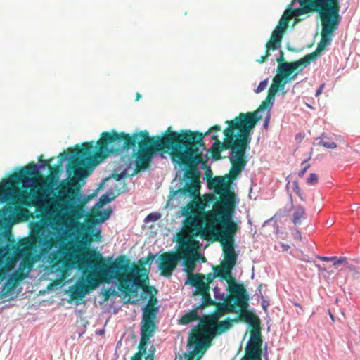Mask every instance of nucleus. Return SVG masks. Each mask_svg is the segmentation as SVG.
Returning <instances> with one entry per match:
<instances>
[{
	"label": "nucleus",
	"instance_id": "obj_1",
	"mask_svg": "<svg viewBox=\"0 0 360 360\" xmlns=\"http://www.w3.org/2000/svg\"><path fill=\"white\" fill-rule=\"evenodd\" d=\"M93 162L89 153L84 154L74 160L72 167H67L68 176L72 169L74 176L67 187L58 191L53 203L59 211L48 213L32 228L39 238L33 249V259L50 267L51 272L63 273L70 265L68 253L57 242L67 237L72 243L77 244L82 232H86V225L78 220L84 212L80 204L87 203L92 196L82 193L78 184L93 172Z\"/></svg>",
	"mask_w": 360,
	"mask_h": 360
},
{
	"label": "nucleus",
	"instance_id": "obj_2",
	"mask_svg": "<svg viewBox=\"0 0 360 360\" xmlns=\"http://www.w3.org/2000/svg\"><path fill=\"white\" fill-rule=\"evenodd\" d=\"M167 132L161 139L153 140L149 137L146 141H148V146L155 151L165 148L173 150L172 160L176 170L175 179L179 180L169 202L175 198L188 197L195 200L200 195V181L194 175L200 173L195 166L200 165V168L205 169L209 160V150L202 141V134L191 131L178 133L171 131L170 127Z\"/></svg>",
	"mask_w": 360,
	"mask_h": 360
},
{
	"label": "nucleus",
	"instance_id": "obj_3",
	"mask_svg": "<svg viewBox=\"0 0 360 360\" xmlns=\"http://www.w3.org/2000/svg\"><path fill=\"white\" fill-rule=\"evenodd\" d=\"M148 139L149 134L147 131H140L131 136L124 133L118 134L114 131L111 133H103V136L98 142L100 145L98 154L95 158H93L91 146H89L83 148L80 152L77 151L71 154H67L65 152L62 153L60 154L58 162L62 164L63 162L70 161L73 158L75 159L79 155L89 153L91 160H94L93 168L94 169L95 164L100 163L104 158L111 155H119L124 150L132 149L134 152L138 146L139 150L137 153L135 161L136 169H146L148 167L150 161L155 158L158 156L164 158L162 152L155 151L148 146V141H146Z\"/></svg>",
	"mask_w": 360,
	"mask_h": 360
},
{
	"label": "nucleus",
	"instance_id": "obj_4",
	"mask_svg": "<svg viewBox=\"0 0 360 360\" xmlns=\"http://www.w3.org/2000/svg\"><path fill=\"white\" fill-rule=\"evenodd\" d=\"M82 263L90 269H94L99 276L109 277L112 283L118 281L120 286L129 292L137 290L140 285V272L146 271L145 269H140L135 266L129 268L130 261L125 256L117 257L108 266L103 264L94 265L92 261L88 258H84Z\"/></svg>",
	"mask_w": 360,
	"mask_h": 360
},
{
	"label": "nucleus",
	"instance_id": "obj_5",
	"mask_svg": "<svg viewBox=\"0 0 360 360\" xmlns=\"http://www.w3.org/2000/svg\"><path fill=\"white\" fill-rule=\"evenodd\" d=\"M270 104L266 101L262 103L259 108L253 112L240 113L238 117L231 121H227V129L224 134L227 138H238L245 143H249L251 138L250 133L255 127L256 122L262 119L264 113H266L264 122V127L268 128L271 111Z\"/></svg>",
	"mask_w": 360,
	"mask_h": 360
},
{
	"label": "nucleus",
	"instance_id": "obj_6",
	"mask_svg": "<svg viewBox=\"0 0 360 360\" xmlns=\"http://www.w3.org/2000/svg\"><path fill=\"white\" fill-rule=\"evenodd\" d=\"M218 131H220V127L219 126H214L205 134V137L211 135V139L215 140L210 148L213 149L215 155H219L222 150L231 148L229 158L233 163V166L230 171L229 178L234 179L241 173L246 165L247 162L245 160V154L246 146L248 143H243V141H242L238 138H233V139L228 138L225 141L221 143L217 139V136L215 134V132Z\"/></svg>",
	"mask_w": 360,
	"mask_h": 360
},
{
	"label": "nucleus",
	"instance_id": "obj_7",
	"mask_svg": "<svg viewBox=\"0 0 360 360\" xmlns=\"http://www.w3.org/2000/svg\"><path fill=\"white\" fill-rule=\"evenodd\" d=\"M307 2V0H292L288 8L284 11L278 25L273 31L270 41L266 44L267 53L271 49L280 50L283 33L288 27V20L311 11V8L306 5Z\"/></svg>",
	"mask_w": 360,
	"mask_h": 360
},
{
	"label": "nucleus",
	"instance_id": "obj_8",
	"mask_svg": "<svg viewBox=\"0 0 360 360\" xmlns=\"http://www.w3.org/2000/svg\"><path fill=\"white\" fill-rule=\"evenodd\" d=\"M314 5L319 7H324L325 9L319 12L322 25L321 32L333 34L339 27L342 21L340 15L339 0H313Z\"/></svg>",
	"mask_w": 360,
	"mask_h": 360
},
{
	"label": "nucleus",
	"instance_id": "obj_9",
	"mask_svg": "<svg viewBox=\"0 0 360 360\" xmlns=\"http://www.w3.org/2000/svg\"><path fill=\"white\" fill-rule=\"evenodd\" d=\"M28 174L20 176V172L11 175L8 180L0 183V202L13 200L18 193V190L13 186L14 183L22 182L23 188H34L39 180L38 177H28Z\"/></svg>",
	"mask_w": 360,
	"mask_h": 360
},
{
	"label": "nucleus",
	"instance_id": "obj_10",
	"mask_svg": "<svg viewBox=\"0 0 360 360\" xmlns=\"http://www.w3.org/2000/svg\"><path fill=\"white\" fill-rule=\"evenodd\" d=\"M9 252L8 245L0 248V284L3 283L4 285L18 279L15 269L17 261L10 256Z\"/></svg>",
	"mask_w": 360,
	"mask_h": 360
},
{
	"label": "nucleus",
	"instance_id": "obj_11",
	"mask_svg": "<svg viewBox=\"0 0 360 360\" xmlns=\"http://www.w3.org/2000/svg\"><path fill=\"white\" fill-rule=\"evenodd\" d=\"M236 225L229 212L219 214L209 225L210 232L220 238V240L233 238Z\"/></svg>",
	"mask_w": 360,
	"mask_h": 360
},
{
	"label": "nucleus",
	"instance_id": "obj_12",
	"mask_svg": "<svg viewBox=\"0 0 360 360\" xmlns=\"http://www.w3.org/2000/svg\"><path fill=\"white\" fill-rule=\"evenodd\" d=\"M194 292L199 294L201 297L198 303H195L193 305V311L183 316L182 319L184 323H188L190 321L198 319V315L195 310L214 304V302L209 292L210 286L202 279L197 278L196 285L194 286Z\"/></svg>",
	"mask_w": 360,
	"mask_h": 360
},
{
	"label": "nucleus",
	"instance_id": "obj_13",
	"mask_svg": "<svg viewBox=\"0 0 360 360\" xmlns=\"http://www.w3.org/2000/svg\"><path fill=\"white\" fill-rule=\"evenodd\" d=\"M158 308L153 306H146L143 308V318L141 325V342L146 345H150V338L153 336L155 329L154 319Z\"/></svg>",
	"mask_w": 360,
	"mask_h": 360
},
{
	"label": "nucleus",
	"instance_id": "obj_14",
	"mask_svg": "<svg viewBox=\"0 0 360 360\" xmlns=\"http://www.w3.org/2000/svg\"><path fill=\"white\" fill-rule=\"evenodd\" d=\"M226 290L230 292L228 297L233 301L234 304H237L240 307H249L250 297L243 284L236 281L232 282L230 285L227 286Z\"/></svg>",
	"mask_w": 360,
	"mask_h": 360
},
{
	"label": "nucleus",
	"instance_id": "obj_15",
	"mask_svg": "<svg viewBox=\"0 0 360 360\" xmlns=\"http://www.w3.org/2000/svg\"><path fill=\"white\" fill-rule=\"evenodd\" d=\"M160 260L158 269L164 276L169 277L176 266L179 257L174 254L164 253L160 255Z\"/></svg>",
	"mask_w": 360,
	"mask_h": 360
},
{
	"label": "nucleus",
	"instance_id": "obj_16",
	"mask_svg": "<svg viewBox=\"0 0 360 360\" xmlns=\"http://www.w3.org/2000/svg\"><path fill=\"white\" fill-rule=\"evenodd\" d=\"M58 189V181L53 180L47 182H42L41 185L40 193L37 198V201L39 205H49L51 202V196Z\"/></svg>",
	"mask_w": 360,
	"mask_h": 360
},
{
	"label": "nucleus",
	"instance_id": "obj_17",
	"mask_svg": "<svg viewBox=\"0 0 360 360\" xmlns=\"http://www.w3.org/2000/svg\"><path fill=\"white\" fill-rule=\"evenodd\" d=\"M239 318L234 319H227L224 321H219L216 325L209 327L207 330V335L210 340H212L217 335H220L229 330L233 327V321H238Z\"/></svg>",
	"mask_w": 360,
	"mask_h": 360
},
{
	"label": "nucleus",
	"instance_id": "obj_18",
	"mask_svg": "<svg viewBox=\"0 0 360 360\" xmlns=\"http://www.w3.org/2000/svg\"><path fill=\"white\" fill-rule=\"evenodd\" d=\"M227 309V312L240 314V316L249 325L255 326L257 323V317L252 311L248 310V307H240L237 309L234 304L227 306L225 304H222Z\"/></svg>",
	"mask_w": 360,
	"mask_h": 360
},
{
	"label": "nucleus",
	"instance_id": "obj_19",
	"mask_svg": "<svg viewBox=\"0 0 360 360\" xmlns=\"http://www.w3.org/2000/svg\"><path fill=\"white\" fill-rule=\"evenodd\" d=\"M212 184L216 187V192L231 198L232 196V182L226 176H216L212 179Z\"/></svg>",
	"mask_w": 360,
	"mask_h": 360
},
{
	"label": "nucleus",
	"instance_id": "obj_20",
	"mask_svg": "<svg viewBox=\"0 0 360 360\" xmlns=\"http://www.w3.org/2000/svg\"><path fill=\"white\" fill-rule=\"evenodd\" d=\"M221 241L224 244V252L225 255V261L223 264L231 266H235L238 255L236 253L233 246V239L229 238L221 240Z\"/></svg>",
	"mask_w": 360,
	"mask_h": 360
},
{
	"label": "nucleus",
	"instance_id": "obj_21",
	"mask_svg": "<svg viewBox=\"0 0 360 360\" xmlns=\"http://www.w3.org/2000/svg\"><path fill=\"white\" fill-rule=\"evenodd\" d=\"M314 58V54H307L302 58L300 59L297 61L292 62V63H282L279 64L280 71L290 72L297 69L299 66L304 65L305 63L308 64L310 63V60Z\"/></svg>",
	"mask_w": 360,
	"mask_h": 360
},
{
	"label": "nucleus",
	"instance_id": "obj_22",
	"mask_svg": "<svg viewBox=\"0 0 360 360\" xmlns=\"http://www.w3.org/2000/svg\"><path fill=\"white\" fill-rule=\"evenodd\" d=\"M139 352L135 354L131 360H141L142 356H145L146 360H153V356L155 352V348L153 345H151L148 349V345L146 342H140L139 346Z\"/></svg>",
	"mask_w": 360,
	"mask_h": 360
},
{
	"label": "nucleus",
	"instance_id": "obj_23",
	"mask_svg": "<svg viewBox=\"0 0 360 360\" xmlns=\"http://www.w3.org/2000/svg\"><path fill=\"white\" fill-rule=\"evenodd\" d=\"M206 343L204 338L198 337L194 335L190 336L188 342V349L193 355L199 353Z\"/></svg>",
	"mask_w": 360,
	"mask_h": 360
},
{
	"label": "nucleus",
	"instance_id": "obj_24",
	"mask_svg": "<svg viewBox=\"0 0 360 360\" xmlns=\"http://www.w3.org/2000/svg\"><path fill=\"white\" fill-rule=\"evenodd\" d=\"M321 39L320 42L318 44L316 51L312 53L314 54L313 59H315L316 56H321L326 49L331 44L333 34H328L323 32H321Z\"/></svg>",
	"mask_w": 360,
	"mask_h": 360
},
{
	"label": "nucleus",
	"instance_id": "obj_25",
	"mask_svg": "<svg viewBox=\"0 0 360 360\" xmlns=\"http://www.w3.org/2000/svg\"><path fill=\"white\" fill-rule=\"evenodd\" d=\"M260 340L259 333H257L255 330H251L250 338L248 342L246 347V352L248 354H252L254 356H257V353L259 349V345L257 341Z\"/></svg>",
	"mask_w": 360,
	"mask_h": 360
},
{
	"label": "nucleus",
	"instance_id": "obj_26",
	"mask_svg": "<svg viewBox=\"0 0 360 360\" xmlns=\"http://www.w3.org/2000/svg\"><path fill=\"white\" fill-rule=\"evenodd\" d=\"M307 217V212L304 206L297 205L294 207L290 220L295 226L300 225L302 220Z\"/></svg>",
	"mask_w": 360,
	"mask_h": 360
},
{
	"label": "nucleus",
	"instance_id": "obj_27",
	"mask_svg": "<svg viewBox=\"0 0 360 360\" xmlns=\"http://www.w3.org/2000/svg\"><path fill=\"white\" fill-rule=\"evenodd\" d=\"M46 164L47 162L45 160H43L40 163H38L37 165L30 164L21 169L20 176H23L25 174L33 175L39 172L40 170L44 169L46 168Z\"/></svg>",
	"mask_w": 360,
	"mask_h": 360
},
{
	"label": "nucleus",
	"instance_id": "obj_28",
	"mask_svg": "<svg viewBox=\"0 0 360 360\" xmlns=\"http://www.w3.org/2000/svg\"><path fill=\"white\" fill-rule=\"evenodd\" d=\"M234 266H228L225 264H222V269L221 270L220 275L221 277L226 281L227 286L230 285L232 282H236L232 276V270Z\"/></svg>",
	"mask_w": 360,
	"mask_h": 360
},
{
	"label": "nucleus",
	"instance_id": "obj_29",
	"mask_svg": "<svg viewBox=\"0 0 360 360\" xmlns=\"http://www.w3.org/2000/svg\"><path fill=\"white\" fill-rule=\"evenodd\" d=\"M196 258L193 255L186 257L184 260V271L188 274L193 273L195 271Z\"/></svg>",
	"mask_w": 360,
	"mask_h": 360
},
{
	"label": "nucleus",
	"instance_id": "obj_30",
	"mask_svg": "<svg viewBox=\"0 0 360 360\" xmlns=\"http://www.w3.org/2000/svg\"><path fill=\"white\" fill-rule=\"evenodd\" d=\"M292 208L293 207L289 205H286L284 207L279 209L271 219L265 221L263 226L266 225L271 220L274 219L276 217L283 218L285 217L288 216Z\"/></svg>",
	"mask_w": 360,
	"mask_h": 360
},
{
	"label": "nucleus",
	"instance_id": "obj_31",
	"mask_svg": "<svg viewBox=\"0 0 360 360\" xmlns=\"http://www.w3.org/2000/svg\"><path fill=\"white\" fill-rule=\"evenodd\" d=\"M279 86L275 84H272L269 89V94L265 101L270 104V108H272L274 101L275 95L278 92Z\"/></svg>",
	"mask_w": 360,
	"mask_h": 360
},
{
	"label": "nucleus",
	"instance_id": "obj_32",
	"mask_svg": "<svg viewBox=\"0 0 360 360\" xmlns=\"http://www.w3.org/2000/svg\"><path fill=\"white\" fill-rule=\"evenodd\" d=\"M189 226L193 228V236H198L202 231V225L200 224V220L196 217H191L188 219Z\"/></svg>",
	"mask_w": 360,
	"mask_h": 360
},
{
	"label": "nucleus",
	"instance_id": "obj_33",
	"mask_svg": "<svg viewBox=\"0 0 360 360\" xmlns=\"http://www.w3.org/2000/svg\"><path fill=\"white\" fill-rule=\"evenodd\" d=\"M290 76V73L285 71H280V66H278L277 74L273 79V83L278 86L283 82V79H286Z\"/></svg>",
	"mask_w": 360,
	"mask_h": 360
},
{
	"label": "nucleus",
	"instance_id": "obj_34",
	"mask_svg": "<svg viewBox=\"0 0 360 360\" xmlns=\"http://www.w3.org/2000/svg\"><path fill=\"white\" fill-rule=\"evenodd\" d=\"M213 291L215 300L223 302H225L227 300L228 294L221 292V289L218 286H215L213 288Z\"/></svg>",
	"mask_w": 360,
	"mask_h": 360
},
{
	"label": "nucleus",
	"instance_id": "obj_35",
	"mask_svg": "<svg viewBox=\"0 0 360 360\" xmlns=\"http://www.w3.org/2000/svg\"><path fill=\"white\" fill-rule=\"evenodd\" d=\"M292 188H293V191L298 195L300 199L302 201H305V200H306L305 195L304 194V192L300 188L297 180H295V181H292Z\"/></svg>",
	"mask_w": 360,
	"mask_h": 360
},
{
	"label": "nucleus",
	"instance_id": "obj_36",
	"mask_svg": "<svg viewBox=\"0 0 360 360\" xmlns=\"http://www.w3.org/2000/svg\"><path fill=\"white\" fill-rule=\"evenodd\" d=\"M161 217V214L158 212H153L148 214L145 219V223L154 222L160 219Z\"/></svg>",
	"mask_w": 360,
	"mask_h": 360
},
{
	"label": "nucleus",
	"instance_id": "obj_37",
	"mask_svg": "<svg viewBox=\"0 0 360 360\" xmlns=\"http://www.w3.org/2000/svg\"><path fill=\"white\" fill-rule=\"evenodd\" d=\"M112 194V192H107L105 194L102 195L100 197L99 201L97 203V205L98 204L105 205V204H107V203L112 201L114 199V197L110 196Z\"/></svg>",
	"mask_w": 360,
	"mask_h": 360
},
{
	"label": "nucleus",
	"instance_id": "obj_38",
	"mask_svg": "<svg viewBox=\"0 0 360 360\" xmlns=\"http://www.w3.org/2000/svg\"><path fill=\"white\" fill-rule=\"evenodd\" d=\"M91 236H89L86 232H82L81 238H79V244L82 247H86L87 243L91 240Z\"/></svg>",
	"mask_w": 360,
	"mask_h": 360
},
{
	"label": "nucleus",
	"instance_id": "obj_39",
	"mask_svg": "<svg viewBox=\"0 0 360 360\" xmlns=\"http://www.w3.org/2000/svg\"><path fill=\"white\" fill-rule=\"evenodd\" d=\"M317 145L318 146H321L326 148H328V149H335L338 147V145L337 143H335V142L333 141H323V140H320L318 143H317Z\"/></svg>",
	"mask_w": 360,
	"mask_h": 360
},
{
	"label": "nucleus",
	"instance_id": "obj_40",
	"mask_svg": "<svg viewBox=\"0 0 360 360\" xmlns=\"http://www.w3.org/2000/svg\"><path fill=\"white\" fill-rule=\"evenodd\" d=\"M197 278L198 277L193 273L188 274L185 285H190L191 287L194 288L196 285Z\"/></svg>",
	"mask_w": 360,
	"mask_h": 360
},
{
	"label": "nucleus",
	"instance_id": "obj_41",
	"mask_svg": "<svg viewBox=\"0 0 360 360\" xmlns=\"http://www.w3.org/2000/svg\"><path fill=\"white\" fill-rule=\"evenodd\" d=\"M86 232L91 236H96L100 233L101 229L94 225L86 226Z\"/></svg>",
	"mask_w": 360,
	"mask_h": 360
},
{
	"label": "nucleus",
	"instance_id": "obj_42",
	"mask_svg": "<svg viewBox=\"0 0 360 360\" xmlns=\"http://www.w3.org/2000/svg\"><path fill=\"white\" fill-rule=\"evenodd\" d=\"M318 175L315 173H311L307 179V184L309 185H315L318 183Z\"/></svg>",
	"mask_w": 360,
	"mask_h": 360
},
{
	"label": "nucleus",
	"instance_id": "obj_43",
	"mask_svg": "<svg viewBox=\"0 0 360 360\" xmlns=\"http://www.w3.org/2000/svg\"><path fill=\"white\" fill-rule=\"evenodd\" d=\"M342 264L347 266L348 264L347 259L345 257H340L339 258L336 257V259L333 261V266L337 267L339 264Z\"/></svg>",
	"mask_w": 360,
	"mask_h": 360
},
{
	"label": "nucleus",
	"instance_id": "obj_44",
	"mask_svg": "<svg viewBox=\"0 0 360 360\" xmlns=\"http://www.w3.org/2000/svg\"><path fill=\"white\" fill-rule=\"evenodd\" d=\"M268 84V79H264L261 81L257 86V89H255V92L257 94H259L264 90V89L266 87Z\"/></svg>",
	"mask_w": 360,
	"mask_h": 360
},
{
	"label": "nucleus",
	"instance_id": "obj_45",
	"mask_svg": "<svg viewBox=\"0 0 360 360\" xmlns=\"http://www.w3.org/2000/svg\"><path fill=\"white\" fill-rule=\"evenodd\" d=\"M291 230L293 238L302 241V237L300 231L297 228H293Z\"/></svg>",
	"mask_w": 360,
	"mask_h": 360
},
{
	"label": "nucleus",
	"instance_id": "obj_46",
	"mask_svg": "<svg viewBox=\"0 0 360 360\" xmlns=\"http://www.w3.org/2000/svg\"><path fill=\"white\" fill-rule=\"evenodd\" d=\"M303 70V68H300V70H298V71L295 73L294 75H290L285 80V83H288L289 82L292 81V80H295L297 77V76L298 75V74L300 72H301ZM290 73V75H291V72H288Z\"/></svg>",
	"mask_w": 360,
	"mask_h": 360
},
{
	"label": "nucleus",
	"instance_id": "obj_47",
	"mask_svg": "<svg viewBox=\"0 0 360 360\" xmlns=\"http://www.w3.org/2000/svg\"><path fill=\"white\" fill-rule=\"evenodd\" d=\"M317 258L321 261L324 262H333L335 259H336V256H332V257H326V256H317Z\"/></svg>",
	"mask_w": 360,
	"mask_h": 360
},
{
	"label": "nucleus",
	"instance_id": "obj_48",
	"mask_svg": "<svg viewBox=\"0 0 360 360\" xmlns=\"http://www.w3.org/2000/svg\"><path fill=\"white\" fill-rule=\"evenodd\" d=\"M262 351L259 350L257 353V356H254L252 354H248L250 360H262L261 358Z\"/></svg>",
	"mask_w": 360,
	"mask_h": 360
},
{
	"label": "nucleus",
	"instance_id": "obj_49",
	"mask_svg": "<svg viewBox=\"0 0 360 360\" xmlns=\"http://www.w3.org/2000/svg\"><path fill=\"white\" fill-rule=\"evenodd\" d=\"M179 242L181 243L183 245H187L188 243V240H186L184 238L182 234L179 235Z\"/></svg>",
	"mask_w": 360,
	"mask_h": 360
},
{
	"label": "nucleus",
	"instance_id": "obj_50",
	"mask_svg": "<svg viewBox=\"0 0 360 360\" xmlns=\"http://www.w3.org/2000/svg\"><path fill=\"white\" fill-rule=\"evenodd\" d=\"M310 166H311V165H310V164H307V165H306L304 167V168H303L302 170H300V171L299 172V173H298V176H299L300 177H302V176H304V173L307 172V170L310 167Z\"/></svg>",
	"mask_w": 360,
	"mask_h": 360
},
{
	"label": "nucleus",
	"instance_id": "obj_51",
	"mask_svg": "<svg viewBox=\"0 0 360 360\" xmlns=\"http://www.w3.org/2000/svg\"><path fill=\"white\" fill-rule=\"evenodd\" d=\"M128 167L126 168L124 170H123L121 173H120L118 175H117V181H120L122 180L123 178H124L127 175V172L128 170Z\"/></svg>",
	"mask_w": 360,
	"mask_h": 360
},
{
	"label": "nucleus",
	"instance_id": "obj_52",
	"mask_svg": "<svg viewBox=\"0 0 360 360\" xmlns=\"http://www.w3.org/2000/svg\"><path fill=\"white\" fill-rule=\"evenodd\" d=\"M324 87H325V83H322L316 91V93H315L316 97H318L322 93Z\"/></svg>",
	"mask_w": 360,
	"mask_h": 360
},
{
	"label": "nucleus",
	"instance_id": "obj_53",
	"mask_svg": "<svg viewBox=\"0 0 360 360\" xmlns=\"http://www.w3.org/2000/svg\"><path fill=\"white\" fill-rule=\"evenodd\" d=\"M266 48L267 49V46H266ZM269 56V52L267 53V49L266 50V55L261 56L259 59H257V62L259 63H262L265 61L266 57Z\"/></svg>",
	"mask_w": 360,
	"mask_h": 360
},
{
	"label": "nucleus",
	"instance_id": "obj_54",
	"mask_svg": "<svg viewBox=\"0 0 360 360\" xmlns=\"http://www.w3.org/2000/svg\"><path fill=\"white\" fill-rule=\"evenodd\" d=\"M9 211L10 214H9V216H11L14 212H13V209L12 207H8V208H4L3 210V212H4V214L6 215L7 214V212Z\"/></svg>",
	"mask_w": 360,
	"mask_h": 360
},
{
	"label": "nucleus",
	"instance_id": "obj_55",
	"mask_svg": "<svg viewBox=\"0 0 360 360\" xmlns=\"http://www.w3.org/2000/svg\"><path fill=\"white\" fill-rule=\"evenodd\" d=\"M283 60H284V54H283V52L281 50H280L279 56L277 58V61L281 63V62H282Z\"/></svg>",
	"mask_w": 360,
	"mask_h": 360
},
{
	"label": "nucleus",
	"instance_id": "obj_56",
	"mask_svg": "<svg viewBox=\"0 0 360 360\" xmlns=\"http://www.w3.org/2000/svg\"><path fill=\"white\" fill-rule=\"evenodd\" d=\"M290 302L293 304V306H295V307L299 308L302 311V312L303 311L302 307L298 302H297L295 300H290Z\"/></svg>",
	"mask_w": 360,
	"mask_h": 360
},
{
	"label": "nucleus",
	"instance_id": "obj_57",
	"mask_svg": "<svg viewBox=\"0 0 360 360\" xmlns=\"http://www.w3.org/2000/svg\"><path fill=\"white\" fill-rule=\"evenodd\" d=\"M288 199H289V201H288V205L293 207V199H292V193H288Z\"/></svg>",
	"mask_w": 360,
	"mask_h": 360
},
{
	"label": "nucleus",
	"instance_id": "obj_58",
	"mask_svg": "<svg viewBox=\"0 0 360 360\" xmlns=\"http://www.w3.org/2000/svg\"><path fill=\"white\" fill-rule=\"evenodd\" d=\"M281 246L283 248V251H288L290 248V246L289 245L283 243H281Z\"/></svg>",
	"mask_w": 360,
	"mask_h": 360
},
{
	"label": "nucleus",
	"instance_id": "obj_59",
	"mask_svg": "<svg viewBox=\"0 0 360 360\" xmlns=\"http://www.w3.org/2000/svg\"><path fill=\"white\" fill-rule=\"evenodd\" d=\"M324 138H326V134L322 133L320 136L316 137L314 140L316 141H319L320 140H323Z\"/></svg>",
	"mask_w": 360,
	"mask_h": 360
},
{
	"label": "nucleus",
	"instance_id": "obj_60",
	"mask_svg": "<svg viewBox=\"0 0 360 360\" xmlns=\"http://www.w3.org/2000/svg\"><path fill=\"white\" fill-rule=\"evenodd\" d=\"M262 307H263L264 310L266 311V308H267V306L269 305V302H266V301H263L262 303Z\"/></svg>",
	"mask_w": 360,
	"mask_h": 360
},
{
	"label": "nucleus",
	"instance_id": "obj_61",
	"mask_svg": "<svg viewBox=\"0 0 360 360\" xmlns=\"http://www.w3.org/2000/svg\"><path fill=\"white\" fill-rule=\"evenodd\" d=\"M287 83H285V81L281 84V85L279 86V89L281 91H283L284 89H285V86Z\"/></svg>",
	"mask_w": 360,
	"mask_h": 360
},
{
	"label": "nucleus",
	"instance_id": "obj_62",
	"mask_svg": "<svg viewBox=\"0 0 360 360\" xmlns=\"http://www.w3.org/2000/svg\"><path fill=\"white\" fill-rule=\"evenodd\" d=\"M109 217H110V212H105V213H104L103 218H104L105 219H108V218H109Z\"/></svg>",
	"mask_w": 360,
	"mask_h": 360
},
{
	"label": "nucleus",
	"instance_id": "obj_63",
	"mask_svg": "<svg viewBox=\"0 0 360 360\" xmlns=\"http://www.w3.org/2000/svg\"><path fill=\"white\" fill-rule=\"evenodd\" d=\"M96 333L99 334V335L104 333V329H100V330H97Z\"/></svg>",
	"mask_w": 360,
	"mask_h": 360
},
{
	"label": "nucleus",
	"instance_id": "obj_64",
	"mask_svg": "<svg viewBox=\"0 0 360 360\" xmlns=\"http://www.w3.org/2000/svg\"><path fill=\"white\" fill-rule=\"evenodd\" d=\"M311 158V156H309L307 159L304 160L302 162V165H304L305 164L309 159Z\"/></svg>",
	"mask_w": 360,
	"mask_h": 360
}]
</instances>
